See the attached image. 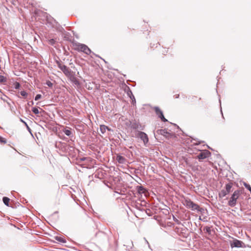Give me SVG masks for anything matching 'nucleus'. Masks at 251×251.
<instances>
[{"mask_svg": "<svg viewBox=\"0 0 251 251\" xmlns=\"http://www.w3.org/2000/svg\"><path fill=\"white\" fill-rule=\"evenodd\" d=\"M46 84L49 87H51L53 85V84L52 83L49 81V80H48L46 81Z\"/></svg>", "mask_w": 251, "mask_h": 251, "instance_id": "c85d7f7f", "label": "nucleus"}, {"mask_svg": "<svg viewBox=\"0 0 251 251\" xmlns=\"http://www.w3.org/2000/svg\"><path fill=\"white\" fill-rule=\"evenodd\" d=\"M230 247L233 248H246L247 245L242 241L237 239H234L232 242L230 243Z\"/></svg>", "mask_w": 251, "mask_h": 251, "instance_id": "0eeeda50", "label": "nucleus"}, {"mask_svg": "<svg viewBox=\"0 0 251 251\" xmlns=\"http://www.w3.org/2000/svg\"><path fill=\"white\" fill-rule=\"evenodd\" d=\"M31 104H33V101H31Z\"/></svg>", "mask_w": 251, "mask_h": 251, "instance_id": "49530a36", "label": "nucleus"}, {"mask_svg": "<svg viewBox=\"0 0 251 251\" xmlns=\"http://www.w3.org/2000/svg\"><path fill=\"white\" fill-rule=\"evenodd\" d=\"M20 93L25 98H26L28 95V94L25 91H21Z\"/></svg>", "mask_w": 251, "mask_h": 251, "instance_id": "a878e982", "label": "nucleus"}, {"mask_svg": "<svg viewBox=\"0 0 251 251\" xmlns=\"http://www.w3.org/2000/svg\"><path fill=\"white\" fill-rule=\"evenodd\" d=\"M183 204L187 208L191 209L192 210H196L199 208V205L193 202L190 199H185L182 201Z\"/></svg>", "mask_w": 251, "mask_h": 251, "instance_id": "f03ea898", "label": "nucleus"}, {"mask_svg": "<svg viewBox=\"0 0 251 251\" xmlns=\"http://www.w3.org/2000/svg\"><path fill=\"white\" fill-rule=\"evenodd\" d=\"M56 63L58 68L63 72L67 77L74 73L69 67L64 64H62L59 61H57Z\"/></svg>", "mask_w": 251, "mask_h": 251, "instance_id": "20e7f679", "label": "nucleus"}, {"mask_svg": "<svg viewBox=\"0 0 251 251\" xmlns=\"http://www.w3.org/2000/svg\"><path fill=\"white\" fill-rule=\"evenodd\" d=\"M55 239L60 243H65L66 242V241L65 239L60 236H56L55 237Z\"/></svg>", "mask_w": 251, "mask_h": 251, "instance_id": "6ab92c4d", "label": "nucleus"}, {"mask_svg": "<svg viewBox=\"0 0 251 251\" xmlns=\"http://www.w3.org/2000/svg\"><path fill=\"white\" fill-rule=\"evenodd\" d=\"M240 191L239 190H235L228 202V204L231 207H234L237 203V200L238 199L240 195Z\"/></svg>", "mask_w": 251, "mask_h": 251, "instance_id": "f257e3e1", "label": "nucleus"}, {"mask_svg": "<svg viewBox=\"0 0 251 251\" xmlns=\"http://www.w3.org/2000/svg\"><path fill=\"white\" fill-rule=\"evenodd\" d=\"M140 127H141L140 125L136 122L132 123L131 126V128L133 129L140 128Z\"/></svg>", "mask_w": 251, "mask_h": 251, "instance_id": "f3484780", "label": "nucleus"}, {"mask_svg": "<svg viewBox=\"0 0 251 251\" xmlns=\"http://www.w3.org/2000/svg\"><path fill=\"white\" fill-rule=\"evenodd\" d=\"M156 132L158 134H160V135L164 136L167 139L172 138L175 137V134L173 132H171V133L169 132L165 129H158L157 130Z\"/></svg>", "mask_w": 251, "mask_h": 251, "instance_id": "39448f33", "label": "nucleus"}, {"mask_svg": "<svg viewBox=\"0 0 251 251\" xmlns=\"http://www.w3.org/2000/svg\"><path fill=\"white\" fill-rule=\"evenodd\" d=\"M0 93H1V90L0 89Z\"/></svg>", "mask_w": 251, "mask_h": 251, "instance_id": "de8ad7c7", "label": "nucleus"}, {"mask_svg": "<svg viewBox=\"0 0 251 251\" xmlns=\"http://www.w3.org/2000/svg\"><path fill=\"white\" fill-rule=\"evenodd\" d=\"M85 160L89 161L91 160V158H88V157H82V158H80L78 159L77 160V162H78V163H81V162L85 161Z\"/></svg>", "mask_w": 251, "mask_h": 251, "instance_id": "aec40b11", "label": "nucleus"}, {"mask_svg": "<svg viewBox=\"0 0 251 251\" xmlns=\"http://www.w3.org/2000/svg\"><path fill=\"white\" fill-rule=\"evenodd\" d=\"M136 136L143 141L145 145L147 144L149 142V138L147 134L144 132L138 131L136 132Z\"/></svg>", "mask_w": 251, "mask_h": 251, "instance_id": "423d86ee", "label": "nucleus"}, {"mask_svg": "<svg viewBox=\"0 0 251 251\" xmlns=\"http://www.w3.org/2000/svg\"><path fill=\"white\" fill-rule=\"evenodd\" d=\"M56 42V40L54 39H50L49 40V41H48L49 44L52 46L54 45L55 44Z\"/></svg>", "mask_w": 251, "mask_h": 251, "instance_id": "b1692460", "label": "nucleus"}, {"mask_svg": "<svg viewBox=\"0 0 251 251\" xmlns=\"http://www.w3.org/2000/svg\"><path fill=\"white\" fill-rule=\"evenodd\" d=\"M63 132L67 136L71 137L72 135V132L70 129L65 128L63 130Z\"/></svg>", "mask_w": 251, "mask_h": 251, "instance_id": "a211bd4d", "label": "nucleus"}, {"mask_svg": "<svg viewBox=\"0 0 251 251\" xmlns=\"http://www.w3.org/2000/svg\"><path fill=\"white\" fill-rule=\"evenodd\" d=\"M13 85H14V88L16 89H19L21 87V84L18 82H15Z\"/></svg>", "mask_w": 251, "mask_h": 251, "instance_id": "393cba45", "label": "nucleus"}, {"mask_svg": "<svg viewBox=\"0 0 251 251\" xmlns=\"http://www.w3.org/2000/svg\"><path fill=\"white\" fill-rule=\"evenodd\" d=\"M173 218L175 221H178L174 216L173 217Z\"/></svg>", "mask_w": 251, "mask_h": 251, "instance_id": "37998d69", "label": "nucleus"}, {"mask_svg": "<svg viewBox=\"0 0 251 251\" xmlns=\"http://www.w3.org/2000/svg\"><path fill=\"white\" fill-rule=\"evenodd\" d=\"M100 129L101 133L102 134H104L106 132V129H108V126L105 125H102L100 126Z\"/></svg>", "mask_w": 251, "mask_h": 251, "instance_id": "dca6fc26", "label": "nucleus"}, {"mask_svg": "<svg viewBox=\"0 0 251 251\" xmlns=\"http://www.w3.org/2000/svg\"><path fill=\"white\" fill-rule=\"evenodd\" d=\"M25 125L26 126V128H27V129L28 130V131L30 133H31V128L29 127V126H28V125L27 124V123H25Z\"/></svg>", "mask_w": 251, "mask_h": 251, "instance_id": "72a5a7b5", "label": "nucleus"}, {"mask_svg": "<svg viewBox=\"0 0 251 251\" xmlns=\"http://www.w3.org/2000/svg\"><path fill=\"white\" fill-rule=\"evenodd\" d=\"M132 97H133V99L131 97H130V98L132 100V104H134V102H135V99L133 95H132Z\"/></svg>", "mask_w": 251, "mask_h": 251, "instance_id": "e433bc0d", "label": "nucleus"}, {"mask_svg": "<svg viewBox=\"0 0 251 251\" xmlns=\"http://www.w3.org/2000/svg\"><path fill=\"white\" fill-rule=\"evenodd\" d=\"M68 150L67 151V153L69 154L72 156L75 155L76 152H78V150L75 149L73 146L69 145Z\"/></svg>", "mask_w": 251, "mask_h": 251, "instance_id": "f8f14e48", "label": "nucleus"}, {"mask_svg": "<svg viewBox=\"0 0 251 251\" xmlns=\"http://www.w3.org/2000/svg\"><path fill=\"white\" fill-rule=\"evenodd\" d=\"M206 231L210 234L211 233V229L210 227L206 226L205 227Z\"/></svg>", "mask_w": 251, "mask_h": 251, "instance_id": "f704fd0d", "label": "nucleus"}, {"mask_svg": "<svg viewBox=\"0 0 251 251\" xmlns=\"http://www.w3.org/2000/svg\"><path fill=\"white\" fill-rule=\"evenodd\" d=\"M116 159L120 164H125L126 162V158L120 154L117 155Z\"/></svg>", "mask_w": 251, "mask_h": 251, "instance_id": "ddd939ff", "label": "nucleus"}, {"mask_svg": "<svg viewBox=\"0 0 251 251\" xmlns=\"http://www.w3.org/2000/svg\"><path fill=\"white\" fill-rule=\"evenodd\" d=\"M227 194H228L226 192L225 190H222L219 194V196L221 198H224L225 197Z\"/></svg>", "mask_w": 251, "mask_h": 251, "instance_id": "4be33fe9", "label": "nucleus"}, {"mask_svg": "<svg viewBox=\"0 0 251 251\" xmlns=\"http://www.w3.org/2000/svg\"><path fill=\"white\" fill-rule=\"evenodd\" d=\"M244 186L247 188L248 189L249 191L250 192V190H251V186L249 184H247V183L246 182H244Z\"/></svg>", "mask_w": 251, "mask_h": 251, "instance_id": "cd10ccee", "label": "nucleus"}, {"mask_svg": "<svg viewBox=\"0 0 251 251\" xmlns=\"http://www.w3.org/2000/svg\"><path fill=\"white\" fill-rule=\"evenodd\" d=\"M27 1V3L29 4H30V5H33V0H23V1Z\"/></svg>", "mask_w": 251, "mask_h": 251, "instance_id": "7c9ffc66", "label": "nucleus"}, {"mask_svg": "<svg viewBox=\"0 0 251 251\" xmlns=\"http://www.w3.org/2000/svg\"><path fill=\"white\" fill-rule=\"evenodd\" d=\"M250 192H251V190H250Z\"/></svg>", "mask_w": 251, "mask_h": 251, "instance_id": "8fccbe9b", "label": "nucleus"}, {"mask_svg": "<svg viewBox=\"0 0 251 251\" xmlns=\"http://www.w3.org/2000/svg\"><path fill=\"white\" fill-rule=\"evenodd\" d=\"M56 147L61 150L63 152L67 153L68 150L69 145L65 143H59L56 145Z\"/></svg>", "mask_w": 251, "mask_h": 251, "instance_id": "9d476101", "label": "nucleus"}, {"mask_svg": "<svg viewBox=\"0 0 251 251\" xmlns=\"http://www.w3.org/2000/svg\"><path fill=\"white\" fill-rule=\"evenodd\" d=\"M32 111L35 114H38L39 113L38 108L35 107L32 108Z\"/></svg>", "mask_w": 251, "mask_h": 251, "instance_id": "bb28decb", "label": "nucleus"}, {"mask_svg": "<svg viewBox=\"0 0 251 251\" xmlns=\"http://www.w3.org/2000/svg\"><path fill=\"white\" fill-rule=\"evenodd\" d=\"M201 142L199 141V142H196V143H194V145H198L200 144H201Z\"/></svg>", "mask_w": 251, "mask_h": 251, "instance_id": "4c0bfd02", "label": "nucleus"}, {"mask_svg": "<svg viewBox=\"0 0 251 251\" xmlns=\"http://www.w3.org/2000/svg\"><path fill=\"white\" fill-rule=\"evenodd\" d=\"M31 104H33V101H31Z\"/></svg>", "mask_w": 251, "mask_h": 251, "instance_id": "a18cd8bd", "label": "nucleus"}, {"mask_svg": "<svg viewBox=\"0 0 251 251\" xmlns=\"http://www.w3.org/2000/svg\"><path fill=\"white\" fill-rule=\"evenodd\" d=\"M20 121L21 122H22L23 123H24L25 124V123H26L25 121H24L23 119H22L21 118H20Z\"/></svg>", "mask_w": 251, "mask_h": 251, "instance_id": "a19ab883", "label": "nucleus"}, {"mask_svg": "<svg viewBox=\"0 0 251 251\" xmlns=\"http://www.w3.org/2000/svg\"><path fill=\"white\" fill-rule=\"evenodd\" d=\"M107 130L108 131H112V130L110 128H109V127H108V129H106V130Z\"/></svg>", "mask_w": 251, "mask_h": 251, "instance_id": "79ce46f5", "label": "nucleus"}, {"mask_svg": "<svg viewBox=\"0 0 251 251\" xmlns=\"http://www.w3.org/2000/svg\"><path fill=\"white\" fill-rule=\"evenodd\" d=\"M136 189L137 192L140 194H145V193L147 192V190L143 186L141 185L137 186L136 187Z\"/></svg>", "mask_w": 251, "mask_h": 251, "instance_id": "4468645a", "label": "nucleus"}, {"mask_svg": "<svg viewBox=\"0 0 251 251\" xmlns=\"http://www.w3.org/2000/svg\"><path fill=\"white\" fill-rule=\"evenodd\" d=\"M232 186H233V183L232 182H229L228 183H227L226 185V193H227L228 194L230 192H231V189L232 187Z\"/></svg>", "mask_w": 251, "mask_h": 251, "instance_id": "2eb2a0df", "label": "nucleus"}, {"mask_svg": "<svg viewBox=\"0 0 251 251\" xmlns=\"http://www.w3.org/2000/svg\"><path fill=\"white\" fill-rule=\"evenodd\" d=\"M199 220H202V219H201V217H199Z\"/></svg>", "mask_w": 251, "mask_h": 251, "instance_id": "c03bdc74", "label": "nucleus"}, {"mask_svg": "<svg viewBox=\"0 0 251 251\" xmlns=\"http://www.w3.org/2000/svg\"><path fill=\"white\" fill-rule=\"evenodd\" d=\"M3 97H2V96H0V99H1L2 100H3L4 101H6V100L5 98H7V96L6 95H3Z\"/></svg>", "mask_w": 251, "mask_h": 251, "instance_id": "c9c22d12", "label": "nucleus"}, {"mask_svg": "<svg viewBox=\"0 0 251 251\" xmlns=\"http://www.w3.org/2000/svg\"><path fill=\"white\" fill-rule=\"evenodd\" d=\"M130 93H131V94L132 95L131 91H130Z\"/></svg>", "mask_w": 251, "mask_h": 251, "instance_id": "09e8293b", "label": "nucleus"}, {"mask_svg": "<svg viewBox=\"0 0 251 251\" xmlns=\"http://www.w3.org/2000/svg\"><path fill=\"white\" fill-rule=\"evenodd\" d=\"M179 94H177V95H175V96H174V97H175L176 99H177V98H179Z\"/></svg>", "mask_w": 251, "mask_h": 251, "instance_id": "58836bf2", "label": "nucleus"}, {"mask_svg": "<svg viewBox=\"0 0 251 251\" xmlns=\"http://www.w3.org/2000/svg\"><path fill=\"white\" fill-rule=\"evenodd\" d=\"M68 78L74 85L76 86H79L80 85L79 80L75 76V73H73L72 75L68 76Z\"/></svg>", "mask_w": 251, "mask_h": 251, "instance_id": "9b49d317", "label": "nucleus"}, {"mask_svg": "<svg viewBox=\"0 0 251 251\" xmlns=\"http://www.w3.org/2000/svg\"><path fill=\"white\" fill-rule=\"evenodd\" d=\"M7 78L3 75H0V83H5L7 81Z\"/></svg>", "mask_w": 251, "mask_h": 251, "instance_id": "5701e85b", "label": "nucleus"}, {"mask_svg": "<svg viewBox=\"0 0 251 251\" xmlns=\"http://www.w3.org/2000/svg\"><path fill=\"white\" fill-rule=\"evenodd\" d=\"M153 109L155 111L156 115L158 118H160L164 122H167L168 120L164 117L163 111L157 106H154Z\"/></svg>", "mask_w": 251, "mask_h": 251, "instance_id": "1a4fd4ad", "label": "nucleus"}, {"mask_svg": "<svg viewBox=\"0 0 251 251\" xmlns=\"http://www.w3.org/2000/svg\"><path fill=\"white\" fill-rule=\"evenodd\" d=\"M42 97V96L40 94H37L36 95V96H35V100H39V99H40Z\"/></svg>", "mask_w": 251, "mask_h": 251, "instance_id": "2f4dec72", "label": "nucleus"}, {"mask_svg": "<svg viewBox=\"0 0 251 251\" xmlns=\"http://www.w3.org/2000/svg\"><path fill=\"white\" fill-rule=\"evenodd\" d=\"M0 143H4V144L6 143V140L4 138L1 137L0 136Z\"/></svg>", "mask_w": 251, "mask_h": 251, "instance_id": "c756f323", "label": "nucleus"}, {"mask_svg": "<svg viewBox=\"0 0 251 251\" xmlns=\"http://www.w3.org/2000/svg\"><path fill=\"white\" fill-rule=\"evenodd\" d=\"M2 201L4 204H5L6 206H9L10 199L8 198L4 197L3 198Z\"/></svg>", "mask_w": 251, "mask_h": 251, "instance_id": "412c9836", "label": "nucleus"}, {"mask_svg": "<svg viewBox=\"0 0 251 251\" xmlns=\"http://www.w3.org/2000/svg\"><path fill=\"white\" fill-rule=\"evenodd\" d=\"M81 165L82 167H86V164L85 163V164H81ZM87 168H88V167H87Z\"/></svg>", "mask_w": 251, "mask_h": 251, "instance_id": "ea45409f", "label": "nucleus"}, {"mask_svg": "<svg viewBox=\"0 0 251 251\" xmlns=\"http://www.w3.org/2000/svg\"><path fill=\"white\" fill-rule=\"evenodd\" d=\"M211 155V152L208 150H204L201 151L197 156V158L200 161H202L203 159L209 157Z\"/></svg>", "mask_w": 251, "mask_h": 251, "instance_id": "6e6552de", "label": "nucleus"}, {"mask_svg": "<svg viewBox=\"0 0 251 251\" xmlns=\"http://www.w3.org/2000/svg\"><path fill=\"white\" fill-rule=\"evenodd\" d=\"M196 210H197L198 211H199L201 213H203L204 211V208L200 207L199 206V208L197 209Z\"/></svg>", "mask_w": 251, "mask_h": 251, "instance_id": "473e14b6", "label": "nucleus"}, {"mask_svg": "<svg viewBox=\"0 0 251 251\" xmlns=\"http://www.w3.org/2000/svg\"><path fill=\"white\" fill-rule=\"evenodd\" d=\"M75 49L78 51H82L87 54H90L91 52L90 49L86 45L79 43L75 44Z\"/></svg>", "mask_w": 251, "mask_h": 251, "instance_id": "7ed1b4c3", "label": "nucleus"}]
</instances>
